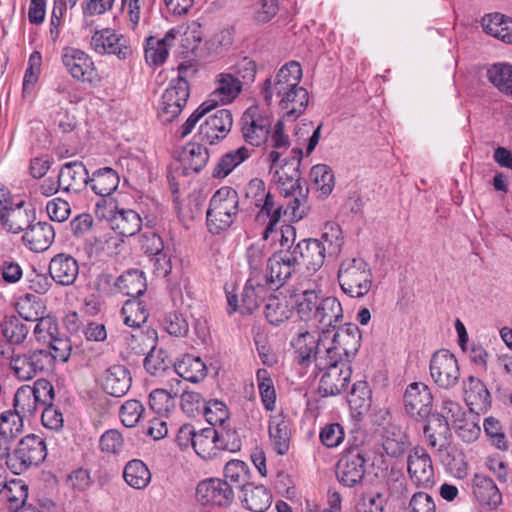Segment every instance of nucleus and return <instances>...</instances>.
I'll use <instances>...</instances> for the list:
<instances>
[{"instance_id": "f257e3e1", "label": "nucleus", "mask_w": 512, "mask_h": 512, "mask_svg": "<svg viewBox=\"0 0 512 512\" xmlns=\"http://www.w3.org/2000/svg\"><path fill=\"white\" fill-rule=\"evenodd\" d=\"M301 78V65L296 61H289L261 86L260 95L266 104L270 105L274 96L278 98V106L282 112L281 120L295 121L308 106L309 94L299 85Z\"/></svg>"}, {"instance_id": "f03ea898", "label": "nucleus", "mask_w": 512, "mask_h": 512, "mask_svg": "<svg viewBox=\"0 0 512 512\" xmlns=\"http://www.w3.org/2000/svg\"><path fill=\"white\" fill-rule=\"evenodd\" d=\"M361 333L354 324L337 328L335 324L322 328L319 333L314 365L326 367L327 363L350 362L360 347Z\"/></svg>"}, {"instance_id": "7ed1b4c3", "label": "nucleus", "mask_w": 512, "mask_h": 512, "mask_svg": "<svg viewBox=\"0 0 512 512\" xmlns=\"http://www.w3.org/2000/svg\"><path fill=\"white\" fill-rule=\"evenodd\" d=\"M296 311L300 319L328 328L343 318L341 303L332 296H323L321 291L305 290L296 299Z\"/></svg>"}, {"instance_id": "20e7f679", "label": "nucleus", "mask_w": 512, "mask_h": 512, "mask_svg": "<svg viewBox=\"0 0 512 512\" xmlns=\"http://www.w3.org/2000/svg\"><path fill=\"white\" fill-rule=\"evenodd\" d=\"M291 154L290 157L280 160V151H270L267 157L270 163V173H273V180L285 198L300 196V193L307 196L308 188L302 186L299 170L303 157L302 150L293 148Z\"/></svg>"}, {"instance_id": "39448f33", "label": "nucleus", "mask_w": 512, "mask_h": 512, "mask_svg": "<svg viewBox=\"0 0 512 512\" xmlns=\"http://www.w3.org/2000/svg\"><path fill=\"white\" fill-rule=\"evenodd\" d=\"M195 72L189 65L179 66L178 77L169 82L158 102L157 116L162 123L172 122L182 112L190 96L188 79Z\"/></svg>"}, {"instance_id": "423d86ee", "label": "nucleus", "mask_w": 512, "mask_h": 512, "mask_svg": "<svg viewBox=\"0 0 512 512\" xmlns=\"http://www.w3.org/2000/svg\"><path fill=\"white\" fill-rule=\"evenodd\" d=\"M373 279L370 265L361 257H346L339 264V286L351 298L366 296L373 286Z\"/></svg>"}, {"instance_id": "0eeeda50", "label": "nucleus", "mask_w": 512, "mask_h": 512, "mask_svg": "<svg viewBox=\"0 0 512 512\" xmlns=\"http://www.w3.org/2000/svg\"><path fill=\"white\" fill-rule=\"evenodd\" d=\"M239 212V196L235 189L224 186L211 197L206 212L207 225L213 234L228 229L236 220Z\"/></svg>"}, {"instance_id": "6e6552de", "label": "nucleus", "mask_w": 512, "mask_h": 512, "mask_svg": "<svg viewBox=\"0 0 512 512\" xmlns=\"http://www.w3.org/2000/svg\"><path fill=\"white\" fill-rule=\"evenodd\" d=\"M46 456L47 448L44 440L35 434H29L20 440L6 464L14 474L19 475L30 466L42 463Z\"/></svg>"}, {"instance_id": "1a4fd4ad", "label": "nucleus", "mask_w": 512, "mask_h": 512, "mask_svg": "<svg viewBox=\"0 0 512 512\" xmlns=\"http://www.w3.org/2000/svg\"><path fill=\"white\" fill-rule=\"evenodd\" d=\"M35 219L32 209H29L22 199L15 201L0 190V221L5 229L12 233L25 230Z\"/></svg>"}, {"instance_id": "9d476101", "label": "nucleus", "mask_w": 512, "mask_h": 512, "mask_svg": "<svg viewBox=\"0 0 512 512\" xmlns=\"http://www.w3.org/2000/svg\"><path fill=\"white\" fill-rule=\"evenodd\" d=\"M107 201L103 198L96 204L98 217L105 218L110 222L112 230L123 237L134 236L142 227L140 215L132 209H117L112 201L109 202L110 209H102V203Z\"/></svg>"}, {"instance_id": "9b49d317", "label": "nucleus", "mask_w": 512, "mask_h": 512, "mask_svg": "<svg viewBox=\"0 0 512 512\" xmlns=\"http://www.w3.org/2000/svg\"><path fill=\"white\" fill-rule=\"evenodd\" d=\"M299 271L291 251H277L267 261V284L271 290L279 289Z\"/></svg>"}, {"instance_id": "f8f14e48", "label": "nucleus", "mask_w": 512, "mask_h": 512, "mask_svg": "<svg viewBox=\"0 0 512 512\" xmlns=\"http://www.w3.org/2000/svg\"><path fill=\"white\" fill-rule=\"evenodd\" d=\"M429 370L431 378L440 388L450 389L458 383L460 378L456 357L445 349L433 354Z\"/></svg>"}, {"instance_id": "ddd939ff", "label": "nucleus", "mask_w": 512, "mask_h": 512, "mask_svg": "<svg viewBox=\"0 0 512 512\" xmlns=\"http://www.w3.org/2000/svg\"><path fill=\"white\" fill-rule=\"evenodd\" d=\"M196 499L203 506L227 507L234 500V491L226 480L209 478L198 483Z\"/></svg>"}, {"instance_id": "4468645a", "label": "nucleus", "mask_w": 512, "mask_h": 512, "mask_svg": "<svg viewBox=\"0 0 512 512\" xmlns=\"http://www.w3.org/2000/svg\"><path fill=\"white\" fill-rule=\"evenodd\" d=\"M315 368L324 371L319 382V391L323 396H336L346 390L352 374L349 363L331 361L326 367L315 365Z\"/></svg>"}, {"instance_id": "2eb2a0df", "label": "nucleus", "mask_w": 512, "mask_h": 512, "mask_svg": "<svg viewBox=\"0 0 512 512\" xmlns=\"http://www.w3.org/2000/svg\"><path fill=\"white\" fill-rule=\"evenodd\" d=\"M407 470L410 479L418 487L430 488L434 485V468L425 448L416 446L409 451Z\"/></svg>"}, {"instance_id": "dca6fc26", "label": "nucleus", "mask_w": 512, "mask_h": 512, "mask_svg": "<svg viewBox=\"0 0 512 512\" xmlns=\"http://www.w3.org/2000/svg\"><path fill=\"white\" fill-rule=\"evenodd\" d=\"M406 413L416 419H426L432 410L433 396L429 387L422 382H414L407 386L404 393Z\"/></svg>"}, {"instance_id": "f3484780", "label": "nucleus", "mask_w": 512, "mask_h": 512, "mask_svg": "<svg viewBox=\"0 0 512 512\" xmlns=\"http://www.w3.org/2000/svg\"><path fill=\"white\" fill-rule=\"evenodd\" d=\"M91 46L99 54L115 55L121 60L132 54L128 39L110 28L96 31L91 38Z\"/></svg>"}, {"instance_id": "a211bd4d", "label": "nucleus", "mask_w": 512, "mask_h": 512, "mask_svg": "<svg viewBox=\"0 0 512 512\" xmlns=\"http://www.w3.org/2000/svg\"><path fill=\"white\" fill-rule=\"evenodd\" d=\"M233 125L232 113L228 109H219L209 115L199 128V140L203 144L213 145L227 137Z\"/></svg>"}, {"instance_id": "6ab92c4d", "label": "nucleus", "mask_w": 512, "mask_h": 512, "mask_svg": "<svg viewBox=\"0 0 512 512\" xmlns=\"http://www.w3.org/2000/svg\"><path fill=\"white\" fill-rule=\"evenodd\" d=\"M241 124L242 134L247 143L259 146L267 140L271 121L268 117L260 115L257 107H250L244 112Z\"/></svg>"}, {"instance_id": "aec40b11", "label": "nucleus", "mask_w": 512, "mask_h": 512, "mask_svg": "<svg viewBox=\"0 0 512 512\" xmlns=\"http://www.w3.org/2000/svg\"><path fill=\"white\" fill-rule=\"evenodd\" d=\"M337 478L347 487L359 484L366 473V459L359 451H350L337 464Z\"/></svg>"}, {"instance_id": "412c9836", "label": "nucleus", "mask_w": 512, "mask_h": 512, "mask_svg": "<svg viewBox=\"0 0 512 512\" xmlns=\"http://www.w3.org/2000/svg\"><path fill=\"white\" fill-rule=\"evenodd\" d=\"M292 199H289V201L286 204H279L273 210V214L269 219V223L266 226L263 238L267 239L269 236V233H272L274 231L275 226L280 221L282 217H285L287 221H300L303 219L309 210L308 203H307V196H303L300 193V196H290Z\"/></svg>"}, {"instance_id": "4be33fe9", "label": "nucleus", "mask_w": 512, "mask_h": 512, "mask_svg": "<svg viewBox=\"0 0 512 512\" xmlns=\"http://www.w3.org/2000/svg\"><path fill=\"white\" fill-rule=\"evenodd\" d=\"M291 253L297 260L299 269L304 265L308 271L319 270L327 257L324 254V248L320 247L317 239H302L293 247Z\"/></svg>"}, {"instance_id": "5701e85b", "label": "nucleus", "mask_w": 512, "mask_h": 512, "mask_svg": "<svg viewBox=\"0 0 512 512\" xmlns=\"http://www.w3.org/2000/svg\"><path fill=\"white\" fill-rule=\"evenodd\" d=\"M464 399L471 412L485 413L491 405V396L484 383L474 376L463 381Z\"/></svg>"}, {"instance_id": "b1692460", "label": "nucleus", "mask_w": 512, "mask_h": 512, "mask_svg": "<svg viewBox=\"0 0 512 512\" xmlns=\"http://www.w3.org/2000/svg\"><path fill=\"white\" fill-rule=\"evenodd\" d=\"M427 423L424 426V435L428 446L436 451H443L448 446L450 428L445 416L434 413L426 418Z\"/></svg>"}, {"instance_id": "393cba45", "label": "nucleus", "mask_w": 512, "mask_h": 512, "mask_svg": "<svg viewBox=\"0 0 512 512\" xmlns=\"http://www.w3.org/2000/svg\"><path fill=\"white\" fill-rule=\"evenodd\" d=\"M268 432L273 450L278 455L287 454L292 436L289 418L281 413L271 416Z\"/></svg>"}, {"instance_id": "a878e982", "label": "nucleus", "mask_w": 512, "mask_h": 512, "mask_svg": "<svg viewBox=\"0 0 512 512\" xmlns=\"http://www.w3.org/2000/svg\"><path fill=\"white\" fill-rule=\"evenodd\" d=\"M243 87L240 82L229 72H223L217 75L215 79V88L206 102L213 104L215 108L219 103H231L242 92Z\"/></svg>"}, {"instance_id": "bb28decb", "label": "nucleus", "mask_w": 512, "mask_h": 512, "mask_svg": "<svg viewBox=\"0 0 512 512\" xmlns=\"http://www.w3.org/2000/svg\"><path fill=\"white\" fill-rule=\"evenodd\" d=\"M66 69L71 76L81 82H92L96 75L92 59L83 51L66 48Z\"/></svg>"}, {"instance_id": "cd10ccee", "label": "nucleus", "mask_w": 512, "mask_h": 512, "mask_svg": "<svg viewBox=\"0 0 512 512\" xmlns=\"http://www.w3.org/2000/svg\"><path fill=\"white\" fill-rule=\"evenodd\" d=\"M132 377L122 365H113L107 369L102 383L103 389L111 396H124L131 387Z\"/></svg>"}, {"instance_id": "c85d7f7f", "label": "nucleus", "mask_w": 512, "mask_h": 512, "mask_svg": "<svg viewBox=\"0 0 512 512\" xmlns=\"http://www.w3.org/2000/svg\"><path fill=\"white\" fill-rule=\"evenodd\" d=\"M23 235V241L30 250L42 252L51 245L55 232L54 228L46 222L30 224Z\"/></svg>"}, {"instance_id": "c756f323", "label": "nucleus", "mask_w": 512, "mask_h": 512, "mask_svg": "<svg viewBox=\"0 0 512 512\" xmlns=\"http://www.w3.org/2000/svg\"><path fill=\"white\" fill-rule=\"evenodd\" d=\"M481 25L488 35L512 45V18L498 12L489 13L483 16Z\"/></svg>"}, {"instance_id": "7c9ffc66", "label": "nucleus", "mask_w": 512, "mask_h": 512, "mask_svg": "<svg viewBox=\"0 0 512 512\" xmlns=\"http://www.w3.org/2000/svg\"><path fill=\"white\" fill-rule=\"evenodd\" d=\"M269 290L267 280L248 278L241 293L240 308L246 313H252L267 298Z\"/></svg>"}, {"instance_id": "2f4dec72", "label": "nucleus", "mask_w": 512, "mask_h": 512, "mask_svg": "<svg viewBox=\"0 0 512 512\" xmlns=\"http://www.w3.org/2000/svg\"><path fill=\"white\" fill-rule=\"evenodd\" d=\"M146 279L139 270H128L115 280V290L123 295L137 299L146 291Z\"/></svg>"}, {"instance_id": "473e14b6", "label": "nucleus", "mask_w": 512, "mask_h": 512, "mask_svg": "<svg viewBox=\"0 0 512 512\" xmlns=\"http://www.w3.org/2000/svg\"><path fill=\"white\" fill-rule=\"evenodd\" d=\"M382 447L388 456L400 457L408 447V436L399 426L389 424L383 430Z\"/></svg>"}, {"instance_id": "72a5a7b5", "label": "nucleus", "mask_w": 512, "mask_h": 512, "mask_svg": "<svg viewBox=\"0 0 512 512\" xmlns=\"http://www.w3.org/2000/svg\"><path fill=\"white\" fill-rule=\"evenodd\" d=\"M171 372L181 378L193 383L203 380L206 376V365L199 357L185 355L180 361L174 364Z\"/></svg>"}, {"instance_id": "f704fd0d", "label": "nucleus", "mask_w": 512, "mask_h": 512, "mask_svg": "<svg viewBox=\"0 0 512 512\" xmlns=\"http://www.w3.org/2000/svg\"><path fill=\"white\" fill-rule=\"evenodd\" d=\"M473 493L482 505L497 507L502 501L500 490L494 481L487 476H475Z\"/></svg>"}, {"instance_id": "c9c22d12", "label": "nucleus", "mask_w": 512, "mask_h": 512, "mask_svg": "<svg viewBox=\"0 0 512 512\" xmlns=\"http://www.w3.org/2000/svg\"><path fill=\"white\" fill-rule=\"evenodd\" d=\"M119 175L110 168L104 167L95 171L90 178L91 189L99 196L106 197L111 195L119 185Z\"/></svg>"}, {"instance_id": "e433bc0d", "label": "nucleus", "mask_w": 512, "mask_h": 512, "mask_svg": "<svg viewBox=\"0 0 512 512\" xmlns=\"http://www.w3.org/2000/svg\"><path fill=\"white\" fill-rule=\"evenodd\" d=\"M320 247L324 248V254L331 258H336L343 247L344 238L342 230L337 223H325L320 239H317Z\"/></svg>"}, {"instance_id": "4c0bfd02", "label": "nucleus", "mask_w": 512, "mask_h": 512, "mask_svg": "<svg viewBox=\"0 0 512 512\" xmlns=\"http://www.w3.org/2000/svg\"><path fill=\"white\" fill-rule=\"evenodd\" d=\"M242 503L250 511L264 512L272 502V495L262 485L255 486L251 483L242 489Z\"/></svg>"}, {"instance_id": "58836bf2", "label": "nucleus", "mask_w": 512, "mask_h": 512, "mask_svg": "<svg viewBox=\"0 0 512 512\" xmlns=\"http://www.w3.org/2000/svg\"><path fill=\"white\" fill-rule=\"evenodd\" d=\"M217 439L218 430L214 427L199 430L193 447L196 454L205 460L216 457L219 452Z\"/></svg>"}, {"instance_id": "ea45409f", "label": "nucleus", "mask_w": 512, "mask_h": 512, "mask_svg": "<svg viewBox=\"0 0 512 512\" xmlns=\"http://www.w3.org/2000/svg\"><path fill=\"white\" fill-rule=\"evenodd\" d=\"M251 150L242 146L236 150H232L224 154L213 170V176L215 178H225L228 176L237 166L243 163L250 157Z\"/></svg>"}, {"instance_id": "a19ab883", "label": "nucleus", "mask_w": 512, "mask_h": 512, "mask_svg": "<svg viewBox=\"0 0 512 512\" xmlns=\"http://www.w3.org/2000/svg\"><path fill=\"white\" fill-rule=\"evenodd\" d=\"M264 315L270 324L280 325L290 318L292 309L286 299L270 294L265 299Z\"/></svg>"}, {"instance_id": "79ce46f5", "label": "nucleus", "mask_w": 512, "mask_h": 512, "mask_svg": "<svg viewBox=\"0 0 512 512\" xmlns=\"http://www.w3.org/2000/svg\"><path fill=\"white\" fill-rule=\"evenodd\" d=\"M124 480L134 489H144L151 481V473L145 463L134 459L129 461L124 468Z\"/></svg>"}, {"instance_id": "37998d69", "label": "nucleus", "mask_w": 512, "mask_h": 512, "mask_svg": "<svg viewBox=\"0 0 512 512\" xmlns=\"http://www.w3.org/2000/svg\"><path fill=\"white\" fill-rule=\"evenodd\" d=\"M178 392L166 389H154L149 395L150 408L161 417H169L176 408Z\"/></svg>"}, {"instance_id": "c03bdc74", "label": "nucleus", "mask_w": 512, "mask_h": 512, "mask_svg": "<svg viewBox=\"0 0 512 512\" xmlns=\"http://www.w3.org/2000/svg\"><path fill=\"white\" fill-rule=\"evenodd\" d=\"M488 80L504 95L512 97V65L496 63L487 70Z\"/></svg>"}, {"instance_id": "a18cd8bd", "label": "nucleus", "mask_w": 512, "mask_h": 512, "mask_svg": "<svg viewBox=\"0 0 512 512\" xmlns=\"http://www.w3.org/2000/svg\"><path fill=\"white\" fill-rule=\"evenodd\" d=\"M266 249L264 245L252 244L247 248L246 259L249 267V277L267 280L266 270H263L264 265L268 261Z\"/></svg>"}, {"instance_id": "49530a36", "label": "nucleus", "mask_w": 512, "mask_h": 512, "mask_svg": "<svg viewBox=\"0 0 512 512\" xmlns=\"http://www.w3.org/2000/svg\"><path fill=\"white\" fill-rule=\"evenodd\" d=\"M291 344L297 353V359L300 364L308 366L314 362L317 340L312 333L309 331L299 333L298 336L292 340Z\"/></svg>"}, {"instance_id": "de8ad7c7", "label": "nucleus", "mask_w": 512, "mask_h": 512, "mask_svg": "<svg viewBox=\"0 0 512 512\" xmlns=\"http://www.w3.org/2000/svg\"><path fill=\"white\" fill-rule=\"evenodd\" d=\"M39 406V402L35 398L29 385H23L17 389L14 399V411L23 418H29L35 414Z\"/></svg>"}, {"instance_id": "09e8293b", "label": "nucleus", "mask_w": 512, "mask_h": 512, "mask_svg": "<svg viewBox=\"0 0 512 512\" xmlns=\"http://www.w3.org/2000/svg\"><path fill=\"white\" fill-rule=\"evenodd\" d=\"M224 477L231 487L242 489L250 480V471L247 463L242 460L233 459L224 467Z\"/></svg>"}, {"instance_id": "8fccbe9b", "label": "nucleus", "mask_w": 512, "mask_h": 512, "mask_svg": "<svg viewBox=\"0 0 512 512\" xmlns=\"http://www.w3.org/2000/svg\"><path fill=\"white\" fill-rule=\"evenodd\" d=\"M208 159L209 154L203 143L186 145L181 155L184 168L194 172H199L206 165Z\"/></svg>"}, {"instance_id": "3c124183", "label": "nucleus", "mask_w": 512, "mask_h": 512, "mask_svg": "<svg viewBox=\"0 0 512 512\" xmlns=\"http://www.w3.org/2000/svg\"><path fill=\"white\" fill-rule=\"evenodd\" d=\"M156 0H122L123 6L127 9L129 21L133 29L143 21L148 23L150 14Z\"/></svg>"}, {"instance_id": "603ef678", "label": "nucleus", "mask_w": 512, "mask_h": 512, "mask_svg": "<svg viewBox=\"0 0 512 512\" xmlns=\"http://www.w3.org/2000/svg\"><path fill=\"white\" fill-rule=\"evenodd\" d=\"M66 192H80L89 184L88 171L80 161L66 162Z\"/></svg>"}, {"instance_id": "864d4df0", "label": "nucleus", "mask_w": 512, "mask_h": 512, "mask_svg": "<svg viewBox=\"0 0 512 512\" xmlns=\"http://www.w3.org/2000/svg\"><path fill=\"white\" fill-rule=\"evenodd\" d=\"M171 360L168 358L166 352L162 349H157L152 346L144 359V367L146 371L153 376H161L167 370L173 369L171 367Z\"/></svg>"}, {"instance_id": "5fc2aeb1", "label": "nucleus", "mask_w": 512, "mask_h": 512, "mask_svg": "<svg viewBox=\"0 0 512 512\" xmlns=\"http://www.w3.org/2000/svg\"><path fill=\"white\" fill-rule=\"evenodd\" d=\"M121 314L124 323L134 328H139L148 317L144 303L138 299L127 300L122 307Z\"/></svg>"}, {"instance_id": "6e6d98bb", "label": "nucleus", "mask_w": 512, "mask_h": 512, "mask_svg": "<svg viewBox=\"0 0 512 512\" xmlns=\"http://www.w3.org/2000/svg\"><path fill=\"white\" fill-rule=\"evenodd\" d=\"M256 378L262 403L266 410L272 411L276 402V392L273 380L266 369H259L256 373Z\"/></svg>"}, {"instance_id": "4d7b16f0", "label": "nucleus", "mask_w": 512, "mask_h": 512, "mask_svg": "<svg viewBox=\"0 0 512 512\" xmlns=\"http://www.w3.org/2000/svg\"><path fill=\"white\" fill-rule=\"evenodd\" d=\"M36 372H53L57 362H64V350L54 352L53 350H36L31 353Z\"/></svg>"}, {"instance_id": "13d9d810", "label": "nucleus", "mask_w": 512, "mask_h": 512, "mask_svg": "<svg viewBox=\"0 0 512 512\" xmlns=\"http://www.w3.org/2000/svg\"><path fill=\"white\" fill-rule=\"evenodd\" d=\"M23 417L14 410H8L0 415V436L12 440L23 430Z\"/></svg>"}, {"instance_id": "bf43d9fd", "label": "nucleus", "mask_w": 512, "mask_h": 512, "mask_svg": "<svg viewBox=\"0 0 512 512\" xmlns=\"http://www.w3.org/2000/svg\"><path fill=\"white\" fill-rule=\"evenodd\" d=\"M42 56L38 51L31 53L28 60V67L23 78V95L26 97L34 89L41 73Z\"/></svg>"}, {"instance_id": "052dcab7", "label": "nucleus", "mask_w": 512, "mask_h": 512, "mask_svg": "<svg viewBox=\"0 0 512 512\" xmlns=\"http://www.w3.org/2000/svg\"><path fill=\"white\" fill-rule=\"evenodd\" d=\"M370 402L371 391L367 382L358 381L354 383L348 396L351 409L358 410L361 413L362 410L368 409Z\"/></svg>"}, {"instance_id": "680f3d73", "label": "nucleus", "mask_w": 512, "mask_h": 512, "mask_svg": "<svg viewBox=\"0 0 512 512\" xmlns=\"http://www.w3.org/2000/svg\"><path fill=\"white\" fill-rule=\"evenodd\" d=\"M43 427L51 433H61L64 427V414L62 409L54 403L44 406L41 414Z\"/></svg>"}, {"instance_id": "e2e57ef3", "label": "nucleus", "mask_w": 512, "mask_h": 512, "mask_svg": "<svg viewBox=\"0 0 512 512\" xmlns=\"http://www.w3.org/2000/svg\"><path fill=\"white\" fill-rule=\"evenodd\" d=\"M144 411L145 408L140 401L136 399L128 400L120 407V420L128 428L135 427L142 418Z\"/></svg>"}, {"instance_id": "0e129e2a", "label": "nucleus", "mask_w": 512, "mask_h": 512, "mask_svg": "<svg viewBox=\"0 0 512 512\" xmlns=\"http://www.w3.org/2000/svg\"><path fill=\"white\" fill-rule=\"evenodd\" d=\"M256 72L255 62L247 57L237 62L229 71V73L240 82L243 88L254 82Z\"/></svg>"}, {"instance_id": "69168bd1", "label": "nucleus", "mask_w": 512, "mask_h": 512, "mask_svg": "<svg viewBox=\"0 0 512 512\" xmlns=\"http://www.w3.org/2000/svg\"><path fill=\"white\" fill-rule=\"evenodd\" d=\"M2 334L11 344L23 342L28 334V328L18 318L12 317L3 321Z\"/></svg>"}, {"instance_id": "338daca9", "label": "nucleus", "mask_w": 512, "mask_h": 512, "mask_svg": "<svg viewBox=\"0 0 512 512\" xmlns=\"http://www.w3.org/2000/svg\"><path fill=\"white\" fill-rule=\"evenodd\" d=\"M18 313L26 321L35 322L43 314L44 307L36 297L27 294L17 303Z\"/></svg>"}, {"instance_id": "774afa93", "label": "nucleus", "mask_w": 512, "mask_h": 512, "mask_svg": "<svg viewBox=\"0 0 512 512\" xmlns=\"http://www.w3.org/2000/svg\"><path fill=\"white\" fill-rule=\"evenodd\" d=\"M386 498L380 492L363 494L355 505L356 512H384Z\"/></svg>"}]
</instances>
